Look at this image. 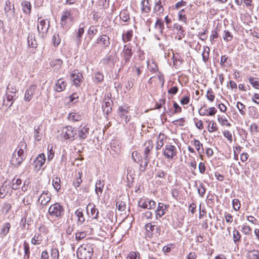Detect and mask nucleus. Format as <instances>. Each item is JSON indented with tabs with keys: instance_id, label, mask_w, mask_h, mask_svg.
Wrapping results in <instances>:
<instances>
[{
	"instance_id": "1",
	"label": "nucleus",
	"mask_w": 259,
	"mask_h": 259,
	"mask_svg": "<svg viewBox=\"0 0 259 259\" xmlns=\"http://www.w3.org/2000/svg\"><path fill=\"white\" fill-rule=\"evenodd\" d=\"M17 149L13 152L11 160V163L15 167H18L25 159L24 151L27 149V144L24 140L20 142Z\"/></svg>"
},
{
	"instance_id": "2",
	"label": "nucleus",
	"mask_w": 259,
	"mask_h": 259,
	"mask_svg": "<svg viewBox=\"0 0 259 259\" xmlns=\"http://www.w3.org/2000/svg\"><path fill=\"white\" fill-rule=\"evenodd\" d=\"M93 248L90 244H82L78 247L76 254L78 259H92Z\"/></svg>"
},
{
	"instance_id": "3",
	"label": "nucleus",
	"mask_w": 259,
	"mask_h": 259,
	"mask_svg": "<svg viewBox=\"0 0 259 259\" xmlns=\"http://www.w3.org/2000/svg\"><path fill=\"white\" fill-rule=\"evenodd\" d=\"M48 211L52 218L58 220L63 217L65 211L63 206L56 202L50 206Z\"/></svg>"
},
{
	"instance_id": "4",
	"label": "nucleus",
	"mask_w": 259,
	"mask_h": 259,
	"mask_svg": "<svg viewBox=\"0 0 259 259\" xmlns=\"http://www.w3.org/2000/svg\"><path fill=\"white\" fill-rule=\"evenodd\" d=\"M77 134V131L75 128L71 126H66L62 128L61 135L65 140L73 141L75 139V136Z\"/></svg>"
},
{
	"instance_id": "5",
	"label": "nucleus",
	"mask_w": 259,
	"mask_h": 259,
	"mask_svg": "<svg viewBox=\"0 0 259 259\" xmlns=\"http://www.w3.org/2000/svg\"><path fill=\"white\" fill-rule=\"evenodd\" d=\"M177 149L174 145L167 144L165 146L163 154L167 159H172L177 155Z\"/></svg>"
},
{
	"instance_id": "6",
	"label": "nucleus",
	"mask_w": 259,
	"mask_h": 259,
	"mask_svg": "<svg viewBox=\"0 0 259 259\" xmlns=\"http://www.w3.org/2000/svg\"><path fill=\"white\" fill-rule=\"evenodd\" d=\"M88 216L92 219H97L99 211L93 203H90L86 207Z\"/></svg>"
},
{
	"instance_id": "7",
	"label": "nucleus",
	"mask_w": 259,
	"mask_h": 259,
	"mask_svg": "<svg viewBox=\"0 0 259 259\" xmlns=\"http://www.w3.org/2000/svg\"><path fill=\"white\" fill-rule=\"evenodd\" d=\"M122 53L123 58L124 60L125 63H128L130 61V59L133 54L132 47L130 44L124 46Z\"/></svg>"
},
{
	"instance_id": "8",
	"label": "nucleus",
	"mask_w": 259,
	"mask_h": 259,
	"mask_svg": "<svg viewBox=\"0 0 259 259\" xmlns=\"http://www.w3.org/2000/svg\"><path fill=\"white\" fill-rule=\"evenodd\" d=\"M144 146L143 159H150V151L153 149L154 146L152 141L151 140L146 141Z\"/></svg>"
},
{
	"instance_id": "9",
	"label": "nucleus",
	"mask_w": 259,
	"mask_h": 259,
	"mask_svg": "<svg viewBox=\"0 0 259 259\" xmlns=\"http://www.w3.org/2000/svg\"><path fill=\"white\" fill-rule=\"evenodd\" d=\"M40 18L38 19L37 30L39 33H47L49 28L50 22L48 21V23L47 24L45 20H40Z\"/></svg>"
},
{
	"instance_id": "10",
	"label": "nucleus",
	"mask_w": 259,
	"mask_h": 259,
	"mask_svg": "<svg viewBox=\"0 0 259 259\" xmlns=\"http://www.w3.org/2000/svg\"><path fill=\"white\" fill-rule=\"evenodd\" d=\"M36 89V86L35 85H30L26 90L24 100L27 102H29L34 94V93Z\"/></svg>"
},
{
	"instance_id": "11",
	"label": "nucleus",
	"mask_w": 259,
	"mask_h": 259,
	"mask_svg": "<svg viewBox=\"0 0 259 259\" xmlns=\"http://www.w3.org/2000/svg\"><path fill=\"white\" fill-rule=\"evenodd\" d=\"M46 161V156L44 153H41L37 157L34 161L35 167L38 170L42 166Z\"/></svg>"
},
{
	"instance_id": "12",
	"label": "nucleus",
	"mask_w": 259,
	"mask_h": 259,
	"mask_svg": "<svg viewBox=\"0 0 259 259\" xmlns=\"http://www.w3.org/2000/svg\"><path fill=\"white\" fill-rule=\"evenodd\" d=\"M71 78L76 86H79L80 82L82 81L83 76L81 73L79 72L76 73L75 71H74L71 74Z\"/></svg>"
},
{
	"instance_id": "13",
	"label": "nucleus",
	"mask_w": 259,
	"mask_h": 259,
	"mask_svg": "<svg viewBox=\"0 0 259 259\" xmlns=\"http://www.w3.org/2000/svg\"><path fill=\"white\" fill-rule=\"evenodd\" d=\"M17 98L16 95L9 94L8 92L6 94V99L5 98L3 101V105L8 106L10 108L13 104L14 101Z\"/></svg>"
},
{
	"instance_id": "14",
	"label": "nucleus",
	"mask_w": 259,
	"mask_h": 259,
	"mask_svg": "<svg viewBox=\"0 0 259 259\" xmlns=\"http://www.w3.org/2000/svg\"><path fill=\"white\" fill-rule=\"evenodd\" d=\"M164 10V9L161 0H155L153 9L154 12L156 13L157 15L160 16L163 13Z\"/></svg>"
},
{
	"instance_id": "15",
	"label": "nucleus",
	"mask_w": 259,
	"mask_h": 259,
	"mask_svg": "<svg viewBox=\"0 0 259 259\" xmlns=\"http://www.w3.org/2000/svg\"><path fill=\"white\" fill-rule=\"evenodd\" d=\"M97 44H102L103 47L106 48L110 45V38L106 35H101L97 39Z\"/></svg>"
},
{
	"instance_id": "16",
	"label": "nucleus",
	"mask_w": 259,
	"mask_h": 259,
	"mask_svg": "<svg viewBox=\"0 0 259 259\" xmlns=\"http://www.w3.org/2000/svg\"><path fill=\"white\" fill-rule=\"evenodd\" d=\"M67 83L63 79H59L55 84L54 90L58 92H62L66 89Z\"/></svg>"
},
{
	"instance_id": "17",
	"label": "nucleus",
	"mask_w": 259,
	"mask_h": 259,
	"mask_svg": "<svg viewBox=\"0 0 259 259\" xmlns=\"http://www.w3.org/2000/svg\"><path fill=\"white\" fill-rule=\"evenodd\" d=\"M167 206L162 203H159L158 207L156 210V218H161L165 214V210H166Z\"/></svg>"
},
{
	"instance_id": "18",
	"label": "nucleus",
	"mask_w": 259,
	"mask_h": 259,
	"mask_svg": "<svg viewBox=\"0 0 259 259\" xmlns=\"http://www.w3.org/2000/svg\"><path fill=\"white\" fill-rule=\"evenodd\" d=\"M51 200L50 195L48 192H46L44 191L39 197V201H40V203L42 205H46Z\"/></svg>"
},
{
	"instance_id": "19",
	"label": "nucleus",
	"mask_w": 259,
	"mask_h": 259,
	"mask_svg": "<svg viewBox=\"0 0 259 259\" xmlns=\"http://www.w3.org/2000/svg\"><path fill=\"white\" fill-rule=\"evenodd\" d=\"M142 13H149L151 11V5L149 0H143L141 3Z\"/></svg>"
},
{
	"instance_id": "20",
	"label": "nucleus",
	"mask_w": 259,
	"mask_h": 259,
	"mask_svg": "<svg viewBox=\"0 0 259 259\" xmlns=\"http://www.w3.org/2000/svg\"><path fill=\"white\" fill-rule=\"evenodd\" d=\"M112 101H110L109 99L104 101V103L102 105L103 111L106 115H108L112 111L111 105Z\"/></svg>"
},
{
	"instance_id": "21",
	"label": "nucleus",
	"mask_w": 259,
	"mask_h": 259,
	"mask_svg": "<svg viewBox=\"0 0 259 259\" xmlns=\"http://www.w3.org/2000/svg\"><path fill=\"white\" fill-rule=\"evenodd\" d=\"M71 14L70 11L65 10L63 12L61 18V25L64 26L66 24L67 19H71Z\"/></svg>"
},
{
	"instance_id": "22",
	"label": "nucleus",
	"mask_w": 259,
	"mask_h": 259,
	"mask_svg": "<svg viewBox=\"0 0 259 259\" xmlns=\"http://www.w3.org/2000/svg\"><path fill=\"white\" fill-rule=\"evenodd\" d=\"M89 127L84 126L82 128L78 130V137L80 140H83L85 139L89 134Z\"/></svg>"
},
{
	"instance_id": "23",
	"label": "nucleus",
	"mask_w": 259,
	"mask_h": 259,
	"mask_svg": "<svg viewBox=\"0 0 259 259\" xmlns=\"http://www.w3.org/2000/svg\"><path fill=\"white\" fill-rule=\"evenodd\" d=\"M75 214L77 217L78 224L81 225L84 222L85 218L83 214L82 209L81 208H79L75 211Z\"/></svg>"
},
{
	"instance_id": "24",
	"label": "nucleus",
	"mask_w": 259,
	"mask_h": 259,
	"mask_svg": "<svg viewBox=\"0 0 259 259\" xmlns=\"http://www.w3.org/2000/svg\"><path fill=\"white\" fill-rule=\"evenodd\" d=\"M154 28L158 31L160 34H163L164 28V22L159 18H157L154 25Z\"/></svg>"
},
{
	"instance_id": "25",
	"label": "nucleus",
	"mask_w": 259,
	"mask_h": 259,
	"mask_svg": "<svg viewBox=\"0 0 259 259\" xmlns=\"http://www.w3.org/2000/svg\"><path fill=\"white\" fill-rule=\"evenodd\" d=\"M246 257L248 259H258L259 251L255 249L249 250L247 253Z\"/></svg>"
},
{
	"instance_id": "26",
	"label": "nucleus",
	"mask_w": 259,
	"mask_h": 259,
	"mask_svg": "<svg viewBox=\"0 0 259 259\" xmlns=\"http://www.w3.org/2000/svg\"><path fill=\"white\" fill-rule=\"evenodd\" d=\"M119 16L120 19L124 22H127L130 20V13L126 9L120 12Z\"/></svg>"
},
{
	"instance_id": "27",
	"label": "nucleus",
	"mask_w": 259,
	"mask_h": 259,
	"mask_svg": "<svg viewBox=\"0 0 259 259\" xmlns=\"http://www.w3.org/2000/svg\"><path fill=\"white\" fill-rule=\"evenodd\" d=\"M23 12L26 14H30L31 11V5L29 2L23 1L22 3Z\"/></svg>"
},
{
	"instance_id": "28",
	"label": "nucleus",
	"mask_w": 259,
	"mask_h": 259,
	"mask_svg": "<svg viewBox=\"0 0 259 259\" xmlns=\"http://www.w3.org/2000/svg\"><path fill=\"white\" fill-rule=\"evenodd\" d=\"M82 175V172H78L77 175L76 176V178L73 180V185L74 186L75 189L78 188L82 182V180L81 179Z\"/></svg>"
},
{
	"instance_id": "29",
	"label": "nucleus",
	"mask_w": 259,
	"mask_h": 259,
	"mask_svg": "<svg viewBox=\"0 0 259 259\" xmlns=\"http://www.w3.org/2000/svg\"><path fill=\"white\" fill-rule=\"evenodd\" d=\"M104 184L103 181L99 180L96 183L95 191L98 196L102 194Z\"/></svg>"
},
{
	"instance_id": "30",
	"label": "nucleus",
	"mask_w": 259,
	"mask_h": 259,
	"mask_svg": "<svg viewBox=\"0 0 259 259\" xmlns=\"http://www.w3.org/2000/svg\"><path fill=\"white\" fill-rule=\"evenodd\" d=\"M84 33V25L83 24H80L79 28L78 29L77 34L76 36V41L77 44L78 45L80 43V38Z\"/></svg>"
},
{
	"instance_id": "31",
	"label": "nucleus",
	"mask_w": 259,
	"mask_h": 259,
	"mask_svg": "<svg viewBox=\"0 0 259 259\" xmlns=\"http://www.w3.org/2000/svg\"><path fill=\"white\" fill-rule=\"evenodd\" d=\"M10 228L11 224L9 223H6L4 224L0 233V235L2 238L6 236L9 233Z\"/></svg>"
},
{
	"instance_id": "32",
	"label": "nucleus",
	"mask_w": 259,
	"mask_h": 259,
	"mask_svg": "<svg viewBox=\"0 0 259 259\" xmlns=\"http://www.w3.org/2000/svg\"><path fill=\"white\" fill-rule=\"evenodd\" d=\"M42 241V236L40 233H36L31 239V242L33 245L40 244Z\"/></svg>"
},
{
	"instance_id": "33",
	"label": "nucleus",
	"mask_w": 259,
	"mask_h": 259,
	"mask_svg": "<svg viewBox=\"0 0 259 259\" xmlns=\"http://www.w3.org/2000/svg\"><path fill=\"white\" fill-rule=\"evenodd\" d=\"M241 236L240 232L234 228L233 232V241L236 245H238V243L240 242Z\"/></svg>"
},
{
	"instance_id": "34",
	"label": "nucleus",
	"mask_w": 259,
	"mask_h": 259,
	"mask_svg": "<svg viewBox=\"0 0 259 259\" xmlns=\"http://www.w3.org/2000/svg\"><path fill=\"white\" fill-rule=\"evenodd\" d=\"M155 227V226L152 225L151 223H147L145 225V230L149 237L152 236Z\"/></svg>"
},
{
	"instance_id": "35",
	"label": "nucleus",
	"mask_w": 259,
	"mask_h": 259,
	"mask_svg": "<svg viewBox=\"0 0 259 259\" xmlns=\"http://www.w3.org/2000/svg\"><path fill=\"white\" fill-rule=\"evenodd\" d=\"M164 138V134L160 133L158 137L157 138V141L156 146V149L157 150H158L159 149H160L163 146Z\"/></svg>"
},
{
	"instance_id": "36",
	"label": "nucleus",
	"mask_w": 259,
	"mask_h": 259,
	"mask_svg": "<svg viewBox=\"0 0 259 259\" xmlns=\"http://www.w3.org/2000/svg\"><path fill=\"white\" fill-rule=\"evenodd\" d=\"M61 180L60 178L58 177H55L53 178L52 184L54 186V188L57 191H58L61 188Z\"/></svg>"
},
{
	"instance_id": "37",
	"label": "nucleus",
	"mask_w": 259,
	"mask_h": 259,
	"mask_svg": "<svg viewBox=\"0 0 259 259\" xmlns=\"http://www.w3.org/2000/svg\"><path fill=\"white\" fill-rule=\"evenodd\" d=\"M28 45L32 48H36L37 43L34 39V36L32 34H29L27 38Z\"/></svg>"
},
{
	"instance_id": "38",
	"label": "nucleus",
	"mask_w": 259,
	"mask_h": 259,
	"mask_svg": "<svg viewBox=\"0 0 259 259\" xmlns=\"http://www.w3.org/2000/svg\"><path fill=\"white\" fill-rule=\"evenodd\" d=\"M40 127V125H39L37 127H34V138L37 141H39L41 139L42 135L39 132Z\"/></svg>"
},
{
	"instance_id": "39",
	"label": "nucleus",
	"mask_w": 259,
	"mask_h": 259,
	"mask_svg": "<svg viewBox=\"0 0 259 259\" xmlns=\"http://www.w3.org/2000/svg\"><path fill=\"white\" fill-rule=\"evenodd\" d=\"M94 80L97 83H99V82H101L103 81L104 80L103 74L99 71H98V72L95 73Z\"/></svg>"
},
{
	"instance_id": "40",
	"label": "nucleus",
	"mask_w": 259,
	"mask_h": 259,
	"mask_svg": "<svg viewBox=\"0 0 259 259\" xmlns=\"http://www.w3.org/2000/svg\"><path fill=\"white\" fill-rule=\"evenodd\" d=\"M133 36V31L130 30L127 31L125 34H122V40L123 42H126L130 41Z\"/></svg>"
},
{
	"instance_id": "41",
	"label": "nucleus",
	"mask_w": 259,
	"mask_h": 259,
	"mask_svg": "<svg viewBox=\"0 0 259 259\" xmlns=\"http://www.w3.org/2000/svg\"><path fill=\"white\" fill-rule=\"evenodd\" d=\"M179 20L185 23L186 24H187V17L185 14V10L184 9L181 10L178 13Z\"/></svg>"
},
{
	"instance_id": "42",
	"label": "nucleus",
	"mask_w": 259,
	"mask_h": 259,
	"mask_svg": "<svg viewBox=\"0 0 259 259\" xmlns=\"http://www.w3.org/2000/svg\"><path fill=\"white\" fill-rule=\"evenodd\" d=\"M140 253L137 251H131L127 255L126 259H140Z\"/></svg>"
},
{
	"instance_id": "43",
	"label": "nucleus",
	"mask_w": 259,
	"mask_h": 259,
	"mask_svg": "<svg viewBox=\"0 0 259 259\" xmlns=\"http://www.w3.org/2000/svg\"><path fill=\"white\" fill-rule=\"evenodd\" d=\"M206 122H209L208 131L209 133H212L218 130V127L215 122L209 120L206 121Z\"/></svg>"
},
{
	"instance_id": "44",
	"label": "nucleus",
	"mask_w": 259,
	"mask_h": 259,
	"mask_svg": "<svg viewBox=\"0 0 259 259\" xmlns=\"http://www.w3.org/2000/svg\"><path fill=\"white\" fill-rule=\"evenodd\" d=\"M249 82L255 89H259V83L257 78L250 77Z\"/></svg>"
},
{
	"instance_id": "45",
	"label": "nucleus",
	"mask_w": 259,
	"mask_h": 259,
	"mask_svg": "<svg viewBox=\"0 0 259 259\" xmlns=\"http://www.w3.org/2000/svg\"><path fill=\"white\" fill-rule=\"evenodd\" d=\"M8 192V191L7 188V186L5 185V183H4L0 187V198H4L6 196Z\"/></svg>"
},
{
	"instance_id": "46",
	"label": "nucleus",
	"mask_w": 259,
	"mask_h": 259,
	"mask_svg": "<svg viewBox=\"0 0 259 259\" xmlns=\"http://www.w3.org/2000/svg\"><path fill=\"white\" fill-rule=\"evenodd\" d=\"M118 113L121 118H124L126 115V114L128 112V108H125L122 106L118 107Z\"/></svg>"
},
{
	"instance_id": "47",
	"label": "nucleus",
	"mask_w": 259,
	"mask_h": 259,
	"mask_svg": "<svg viewBox=\"0 0 259 259\" xmlns=\"http://www.w3.org/2000/svg\"><path fill=\"white\" fill-rule=\"evenodd\" d=\"M21 183L22 181L20 179H17L16 180L14 179L12 181V188L14 190H17L19 189Z\"/></svg>"
},
{
	"instance_id": "48",
	"label": "nucleus",
	"mask_w": 259,
	"mask_h": 259,
	"mask_svg": "<svg viewBox=\"0 0 259 259\" xmlns=\"http://www.w3.org/2000/svg\"><path fill=\"white\" fill-rule=\"evenodd\" d=\"M210 49L208 47H206L204 49V51L202 54V59L204 62H206L208 59Z\"/></svg>"
},
{
	"instance_id": "49",
	"label": "nucleus",
	"mask_w": 259,
	"mask_h": 259,
	"mask_svg": "<svg viewBox=\"0 0 259 259\" xmlns=\"http://www.w3.org/2000/svg\"><path fill=\"white\" fill-rule=\"evenodd\" d=\"M197 189L199 195L201 197H203L206 191L204 185L202 183H201L200 185L197 187Z\"/></svg>"
},
{
	"instance_id": "50",
	"label": "nucleus",
	"mask_w": 259,
	"mask_h": 259,
	"mask_svg": "<svg viewBox=\"0 0 259 259\" xmlns=\"http://www.w3.org/2000/svg\"><path fill=\"white\" fill-rule=\"evenodd\" d=\"M236 107L239 111L240 114L242 115L245 114V106L240 102L237 103Z\"/></svg>"
},
{
	"instance_id": "51",
	"label": "nucleus",
	"mask_w": 259,
	"mask_h": 259,
	"mask_svg": "<svg viewBox=\"0 0 259 259\" xmlns=\"http://www.w3.org/2000/svg\"><path fill=\"white\" fill-rule=\"evenodd\" d=\"M63 64V61L61 59H54L50 62V65L52 67H61Z\"/></svg>"
},
{
	"instance_id": "52",
	"label": "nucleus",
	"mask_w": 259,
	"mask_h": 259,
	"mask_svg": "<svg viewBox=\"0 0 259 259\" xmlns=\"http://www.w3.org/2000/svg\"><path fill=\"white\" fill-rule=\"evenodd\" d=\"M87 236V233L85 232H78L75 233V239L79 241L82 239L84 238Z\"/></svg>"
},
{
	"instance_id": "53",
	"label": "nucleus",
	"mask_w": 259,
	"mask_h": 259,
	"mask_svg": "<svg viewBox=\"0 0 259 259\" xmlns=\"http://www.w3.org/2000/svg\"><path fill=\"white\" fill-rule=\"evenodd\" d=\"M52 40L53 42L54 46L55 47H57L60 43L61 39L60 38V36L59 34L55 33L53 36Z\"/></svg>"
},
{
	"instance_id": "54",
	"label": "nucleus",
	"mask_w": 259,
	"mask_h": 259,
	"mask_svg": "<svg viewBox=\"0 0 259 259\" xmlns=\"http://www.w3.org/2000/svg\"><path fill=\"white\" fill-rule=\"evenodd\" d=\"M98 32V30L94 26H91L88 30V34L89 35V37L91 39H92L93 36Z\"/></svg>"
},
{
	"instance_id": "55",
	"label": "nucleus",
	"mask_w": 259,
	"mask_h": 259,
	"mask_svg": "<svg viewBox=\"0 0 259 259\" xmlns=\"http://www.w3.org/2000/svg\"><path fill=\"white\" fill-rule=\"evenodd\" d=\"M147 64L148 68L150 71L156 72L157 71H158V66L154 62H152V63L150 64L149 63V61H148Z\"/></svg>"
},
{
	"instance_id": "56",
	"label": "nucleus",
	"mask_w": 259,
	"mask_h": 259,
	"mask_svg": "<svg viewBox=\"0 0 259 259\" xmlns=\"http://www.w3.org/2000/svg\"><path fill=\"white\" fill-rule=\"evenodd\" d=\"M116 206L119 211H124L126 207V205L124 202L121 201H118L116 203Z\"/></svg>"
},
{
	"instance_id": "57",
	"label": "nucleus",
	"mask_w": 259,
	"mask_h": 259,
	"mask_svg": "<svg viewBox=\"0 0 259 259\" xmlns=\"http://www.w3.org/2000/svg\"><path fill=\"white\" fill-rule=\"evenodd\" d=\"M70 118L72 120L76 121H79L81 120V116L79 114L76 113H72L69 114Z\"/></svg>"
},
{
	"instance_id": "58",
	"label": "nucleus",
	"mask_w": 259,
	"mask_h": 259,
	"mask_svg": "<svg viewBox=\"0 0 259 259\" xmlns=\"http://www.w3.org/2000/svg\"><path fill=\"white\" fill-rule=\"evenodd\" d=\"M233 207L235 210H238L241 206L240 201L237 199H234L232 201Z\"/></svg>"
},
{
	"instance_id": "59",
	"label": "nucleus",
	"mask_w": 259,
	"mask_h": 259,
	"mask_svg": "<svg viewBox=\"0 0 259 259\" xmlns=\"http://www.w3.org/2000/svg\"><path fill=\"white\" fill-rule=\"evenodd\" d=\"M233 37V35L231 34L229 30L224 31V35L223 36V38L225 40L227 41H230L232 39Z\"/></svg>"
},
{
	"instance_id": "60",
	"label": "nucleus",
	"mask_w": 259,
	"mask_h": 259,
	"mask_svg": "<svg viewBox=\"0 0 259 259\" xmlns=\"http://www.w3.org/2000/svg\"><path fill=\"white\" fill-rule=\"evenodd\" d=\"M138 206L143 208H148L147 199H141L138 201Z\"/></svg>"
},
{
	"instance_id": "61",
	"label": "nucleus",
	"mask_w": 259,
	"mask_h": 259,
	"mask_svg": "<svg viewBox=\"0 0 259 259\" xmlns=\"http://www.w3.org/2000/svg\"><path fill=\"white\" fill-rule=\"evenodd\" d=\"M144 164L143 165L142 163L140 164V171H144L148 166V164L150 161V159L147 158L144 159Z\"/></svg>"
},
{
	"instance_id": "62",
	"label": "nucleus",
	"mask_w": 259,
	"mask_h": 259,
	"mask_svg": "<svg viewBox=\"0 0 259 259\" xmlns=\"http://www.w3.org/2000/svg\"><path fill=\"white\" fill-rule=\"evenodd\" d=\"M59 251L57 248L51 249V257L52 259H59Z\"/></svg>"
},
{
	"instance_id": "63",
	"label": "nucleus",
	"mask_w": 259,
	"mask_h": 259,
	"mask_svg": "<svg viewBox=\"0 0 259 259\" xmlns=\"http://www.w3.org/2000/svg\"><path fill=\"white\" fill-rule=\"evenodd\" d=\"M206 97L210 102H212L214 100L215 96L213 94L211 89H209L208 90Z\"/></svg>"
},
{
	"instance_id": "64",
	"label": "nucleus",
	"mask_w": 259,
	"mask_h": 259,
	"mask_svg": "<svg viewBox=\"0 0 259 259\" xmlns=\"http://www.w3.org/2000/svg\"><path fill=\"white\" fill-rule=\"evenodd\" d=\"M185 122L184 118H181L172 121V123L175 125H179L180 126H183Z\"/></svg>"
}]
</instances>
